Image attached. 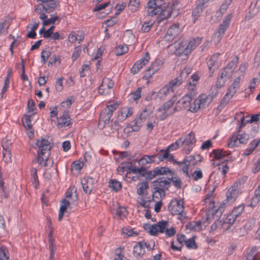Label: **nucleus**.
Returning a JSON list of instances; mask_svg holds the SVG:
<instances>
[{
    "instance_id": "nucleus-50",
    "label": "nucleus",
    "mask_w": 260,
    "mask_h": 260,
    "mask_svg": "<svg viewBox=\"0 0 260 260\" xmlns=\"http://www.w3.org/2000/svg\"><path fill=\"white\" fill-rule=\"evenodd\" d=\"M35 113H32L31 115L25 114L22 118V122L24 127L25 128L32 126L31 117Z\"/></svg>"
},
{
    "instance_id": "nucleus-58",
    "label": "nucleus",
    "mask_w": 260,
    "mask_h": 260,
    "mask_svg": "<svg viewBox=\"0 0 260 260\" xmlns=\"http://www.w3.org/2000/svg\"><path fill=\"white\" fill-rule=\"evenodd\" d=\"M27 112L35 113L34 111L36 110V104L32 99H29L27 105Z\"/></svg>"
},
{
    "instance_id": "nucleus-27",
    "label": "nucleus",
    "mask_w": 260,
    "mask_h": 260,
    "mask_svg": "<svg viewBox=\"0 0 260 260\" xmlns=\"http://www.w3.org/2000/svg\"><path fill=\"white\" fill-rule=\"evenodd\" d=\"M81 183L85 193H90L94 186L93 179L89 177H84L81 179Z\"/></svg>"
},
{
    "instance_id": "nucleus-45",
    "label": "nucleus",
    "mask_w": 260,
    "mask_h": 260,
    "mask_svg": "<svg viewBox=\"0 0 260 260\" xmlns=\"http://www.w3.org/2000/svg\"><path fill=\"white\" fill-rule=\"evenodd\" d=\"M184 159L190 165H196L199 162L201 161V156L200 154L191 155L186 157Z\"/></svg>"
},
{
    "instance_id": "nucleus-57",
    "label": "nucleus",
    "mask_w": 260,
    "mask_h": 260,
    "mask_svg": "<svg viewBox=\"0 0 260 260\" xmlns=\"http://www.w3.org/2000/svg\"><path fill=\"white\" fill-rule=\"evenodd\" d=\"M186 246L189 249H197V245L193 238H190L185 241Z\"/></svg>"
},
{
    "instance_id": "nucleus-23",
    "label": "nucleus",
    "mask_w": 260,
    "mask_h": 260,
    "mask_svg": "<svg viewBox=\"0 0 260 260\" xmlns=\"http://www.w3.org/2000/svg\"><path fill=\"white\" fill-rule=\"evenodd\" d=\"M239 57L236 56L230 62L223 70L220 75L221 79L226 80V78L229 77L233 71V68H235L238 63Z\"/></svg>"
},
{
    "instance_id": "nucleus-34",
    "label": "nucleus",
    "mask_w": 260,
    "mask_h": 260,
    "mask_svg": "<svg viewBox=\"0 0 260 260\" xmlns=\"http://www.w3.org/2000/svg\"><path fill=\"white\" fill-rule=\"evenodd\" d=\"M173 92H174L172 91V89H171V88L167 84L156 92V96L160 100H164Z\"/></svg>"
},
{
    "instance_id": "nucleus-37",
    "label": "nucleus",
    "mask_w": 260,
    "mask_h": 260,
    "mask_svg": "<svg viewBox=\"0 0 260 260\" xmlns=\"http://www.w3.org/2000/svg\"><path fill=\"white\" fill-rule=\"evenodd\" d=\"M150 112L147 111L146 109L143 110L139 117L137 118L135 121V125L138 127H140L142 125V123L149 116Z\"/></svg>"
},
{
    "instance_id": "nucleus-16",
    "label": "nucleus",
    "mask_w": 260,
    "mask_h": 260,
    "mask_svg": "<svg viewBox=\"0 0 260 260\" xmlns=\"http://www.w3.org/2000/svg\"><path fill=\"white\" fill-rule=\"evenodd\" d=\"M239 88L236 85L231 84L228 88L227 92L222 98L219 105L218 106V109H222L224 108L229 102L231 99L234 96Z\"/></svg>"
},
{
    "instance_id": "nucleus-33",
    "label": "nucleus",
    "mask_w": 260,
    "mask_h": 260,
    "mask_svg": "<svg viewBox=\"0 0 260 260\" xmlns=\"http://www.w3.org/2000/svg\"><path fill=\"white\" fill-rule=\"evenodd\" d=\"M133 114L132 108L129 107L121 108L118 112L117 118L121 121H124L128 117L131 116Z\"/></svg>"
},
{
    "instance_id": "nucleus-14",
    "label": "nucleus",
    "mask_w": 260,
    "mask_h": 260,
    "mask_svg": "<svg viewBox=\"0 0 260 260\" xmlns=\"http://www.w3.org/2000/svg\"><path fill=\"white\" fill-rule=\"evenodd\" d=\"M183 201L174 199L168 205V210L173 215H183L184 211Z\"/></svg>"
},
{
    "instance_id": "nucleus-15",
    "label": "nucleus",
    "mask_w": 260,
    "mask_h": 260,
    "mask_svg": "<svg viewBox=\"0 0 260 260\" xmlns=\"http://www.w3.org/2000/svg\"><path fill=\"white\" fill-rule=\"evenodd\" d=\"M192 92L187 93L180 99L174 107V111H178L183 109H189L191 105H192V103H191L192 99Z\"/></svg>"
},
{
    "instance_id": "nucleus-29",
    "label": "nucleus",
    "mask_w": 260,
    "mask_h": 260,
    "mask_svg": "<svg viewBox=\"0 0 260 260\" xmlns=\"http://www.w3.org/2000/svg\"><path fill=\"white\" fill-rule=\"evenodd\" d=\"M172 181V179L169 177H164L158 178L156 180L153 181L154 186L156 188H160L164 189H168L170 186V183Z\"/></svg>"
},
{
    "instance_id": "nucleus-3",
    "label": "nucleus",
    "mask_w": 260,
    "mask_h": 260,
    "mask_svg": "<svg viewBox=\"0 0 260 260\" xmlns=\"http://www.w3.org/2000/svg\"><path fill=\"white\" fill-rule=\"evenodd\" d=\"M119 174L122 175L125 172L124 180L131 183L139 180L141 177L144 176L143 168H138L133 165L129 161H123L120 163L117 169Z\"/></svg>"
},
{
    "instance_id": "nucleus-38",
    "label": "nucleus",
    "mask_w": 260,
    "mask_h": 260,
    "mask_svg": "<svg viewBox=\"0 0 260 260\" xmlns=\"http://www.w3.org/2000/svg\"><path fill=\"white\" fill-rule=\"evenodd\" d=\"M259 143L260 139L253 140L249 144L248 147L244 150L242 155L246 156L251 154L259 145Z\"/></svg>"
},
{
    "instance_id": "nucleus-17",
    "label": "nucleus",
    "mask_w": 260,
    "mask_h": 260,
    "mask_svg": "<svg viewBox=\"0 0 260 260\" xmlns=\"http://www.w3.org/2000/svg\"><path fill=\"white\" fill-rule=\"evenodd\" d=\"M72 119L67 112H64L61 116L57 117L56 126L59 129H68L72 127Z\"/></svg>"
},
{
    "instance_id": "nucleus-30",
    "label": "nucleus",
    "mask_w": 260,
    "mask_h": 260,
    "mask_svg": "<svg viewBox=\"0 0 260 260\" xmlns=\"http://www.w3.org/2000/svg\"><path fill=\"white\" fill-rule=\"evenodd\" d=\"M174 163L179 166V171L181 172L186 178H190L191 176L188 171V166L190 165L184 158L181 161L175 160Z\"/></svg>"
},
{
    "instance_id": "nucleus-20",
    "label": "nucleus",
    "mask_w": 260,
    "mask_h": 260,
    "mask_svg": "<svg viewBox=\"0 0 260 260\" xmlns=\"http://www.w3.org/2000/svg\"><path fill=\"white\" fill-rule=\"evenodd\" d=\"M181 28L178 23H174L168 30L167 34L165 36L164 39L167 42H171L181 32Z\"/></svg>"
},
{
    "instance_id": "nucleus-51",
    "label": "nucleus",
    "mask_w": 260,
    "mask_h": 260,
    "mask_svg": "<svg viewBox=\"0 0 260 260\" xmlns=\"http://www.w3.org/2000/svg\"><path fill=\"white\" fill-rule=\"evenodd\" d=\"M244 208V204H241L235 207L232 211L231 213L237 218L243 212Z\"/></svg>"
},
{
    "instance_id": "nucleus-64",
    "label": "nucleus",
    "mask_w": 260,
    "mask_h": 260,
    "mask_svg": "<svg viewBox=\"0 0 260 260\" xmlns=\"http://www.w3.org/2000/svg\"><path fill=\"white\" fill-rule=\"evenodd\" d=\"M232 2V0H225L220 7L219 11L220 12L222 13H225Z\"/></svg>"
},
{
    "instance_id": "nucleus-10",
    "label": "nucleus",
    "mask_w": 260,
    "mask_h": 260,
    "mask_svg": "<svg viewBox=\"0 0 260 260\" xmlns=\"http://www.w3.org/2000/svg\"><path fill=\"white\" fill-rule=\"evenodd\" d=\"M212 98L209 95L202 94L200 95L197 99L194 100L188 110L192 113H196L202 108L208 105L211 102Z\"/></svg>"
},
{
    "instance_id": "nucleus-52",
    "label": "nucleus",
    "mask_w": 260,
    "mask_h": 260,
    "mask_svg": "<svg viewBox=\"0 0 260 260\" xmlns=\"http://www.w3.org/2000/svg\"><path fill=\"white\" fill-rule=\"evenodd\" d=\"M123 234L126 235L127 237H135L138 235V232L136 231H134L130 226H125L122 229Z\"/></svg>"
},
{
    "instance_id": "nucleus-7",
    "label": "nucleus",
    "mask_w": 260,
    "mask_h": 260,
    "mask_svg": "<svg viewBox=\"0 0 260 260\" xmlns=\"http://www.w3.org/2000/svg\"><path fill=\"white\" fill-rule=\"evenodd\" d=\"M249 139V134L242 131H236L227 141V146L233 148L240 144H246Z\"/></svg>"
},
{
    "instance_id": "nucleus-24",
    "label": "nucleus",
    "mask_w": 260,
    "mask_h": 260,
    "mask_svg": "<svg viewBox=\"0 0 260 260\" xmlns=\"http://www.w3.org/2000/svg\"><path fill=\"white\" fill-rule=\"evenodd\" d=\"M233 18L232 14H229L224 17L222 23L219 25L218 28L217 29L218 33L221 35H224L225 31L229 28L231 20Z\"/></svg>"
},
{
    "instance_id": "nucleus-25",
    "label": "nucleus",
    "mask_w": 260,
    "mask_h": 260,
    "mask_svg": "<svg viewBox=\"0 0 260 260\" xmlns=\"http://www.w3.org/2000/svg\"><path fill=\"white\" fill-rule=\"evenodd\" d=\"M156 156L157 155H145L138 160V165L140 166L139 168H143V173H145L146 171L145 166L155 162Z\"/></svg>"
},
{
    "instance_id": "nucleus-60",
    "label": "nucleus",
    "mask_w": 260,
    "mask_h": 260,
    "mask_svg": "<svg viewBox=\"0 0 260 260\" xmlns=\"http://www.w3.org/2000/svg\"><path fill=\"white\" fill-rule=\"evenodd\" d=\"M180 146H181V141L180 140V138L177 140L174 143L170 145L168 149L169 151H174L177 150Z\"/></svg>"
},
{
    "instance_id": "nucleus-19",
    "label": "nucleus",
    "mask_w": 260,
    "mask_h": 260,
    "mask_svg": "<svg viewBox=\"0 0 260 260\" xmlns=\"http://www.w3.org/2000/svg\"><path fill=\"white\" fill-rule=\"evenodd\" d=\"M150 59V54L146 52L142 57L137 60L131 68V72L133 74L138 73L146 64L148 63Z\"/></svg>"
},
{
    "instance_id": "nucleus-43",
    "label": "nucleus",
    "mask_w": 260,
    "mask_h": 260,
    "mask_svg": "<svg viewBox=\"0 0 260 260\" xmlns=\"http://www.w3.org/2000/svg\"><path fill=\"white\" fill-rule=\"evenodd\" d=\"M109 188L115 192L120 191L122 188V184L120 182L116 179H111L108 182Z\"/></svg>"
},
{
    "instance_id": "nucleus-63",
    "label": "nucleus",
    "mask_w": 260,
    "mask_h": 260,
    "mask_svg": "<svg viewBox=\"0 0 260 260\" xmlns=\"http://www.w3.org/2000/svg\"><path fill=\"white\" fill-rule=\"evenodd\" d=\"M63 78H57L55 82V89L57 91L60 92L63 90Z\"/></svg>"
},
{
    "instance_id": "nucleus-28",
    "label": "nucleus",
    "mask_w": 260,
    "mask_h": 260,
    "mask_svg": "<svg viewBox=\"0 0 260 260\" xmlns=\"http://www.w3.org/2000/svg\"><path fill=\"white\" fill-rule=\"evenodd\" d=\"M84 39V33L83 31H72L69 35L68 40L71 43L78 42L81 43Z\"/></svg>"
},
{
    "instance_id": "nucleus-53",
    "label": "nucleus",
    "mask_w": 260,
    "mask_h": 260,
    "mask_svg": "<svg viewBox=\"0 0 260 260\" xmlns=\"http://www.w3.org/2000/svg\"><path fill=\"white\" fill-rule=\"evenodd\" d=\"M148 188V183L147 182H142L139 183L137 186V193L139 195H143L145 191Z\"/></svg>"
},
{
    "instance_id": "nucleus-47",
    "label": "nucleus",
    "mask_w": 260,
    "mask_h": 260,
    "mask_svg": "<svg viewBox=\"0 0 260 260\" xmlns=\"http://www.w3.org/2000/svg\"><path fill=\"white\" fill-rule=\"evenodd\" d=\"M128 51V47L126 44L118 45L115 50V53L117 56L122 55Z\"/></svg>"
},
{
    "instance_id": "nucleus-13",
    "label": "nucleus",
    "mask_w": 260,
    "mask_h": 260,
    "mask_svg": "<svg viewBox=\"0 0 260 260\" xmlns=\"http://www.w3.org/2000/svg\"><path fill=\"white\" fill-rule=\"evenodd\" d=\"M161 3L160 0H149L145 8L147 15L153 16L161 14L163 10L161 7Z\"/></svg>"
},
{
    "instance_id": "nucleus-61",
    "label": "nucleus",
    "mask_w": 260,
    "mask_h": 260,
    "mask_svg": "<svg viewBox=\"0 0 260 260\" xmlns=\"http://www.w3.org/2000/svg\"><path fill=\"white\" fill-rule=\"evenodd\" d=\"M10 257V253L8 248L4 246H2L0 247V258Z\"/></svg>"
},
{
    "instance_id": "nucleus-59",
    "label": "nucleus",
    "mask_w": 260,
    "mask_h": 260,
    "mask_svg": "<svg viewBox=\"0 0 260 260\" xmlns=\"http://www.w3.org/2000/svg\"><path fill=\"white\" fill-rule=\"evenodd\" d=\"M154 22L152 21H149L144 22L141 27L142 30L144 32H148L153 26Z\"/></svg>"
},
{
    "instance_id": "nucleus-5",
    "label": "nucleus",
    "mask_w": 260,
    "mask_h": 260,
    "mask_svg": "<svg viewBox=\"0 0 260 260\" xmlns=\"http://www.w3.org/2000/svg\"><path fill=\"white\" fill-rule=\"evenodd\" d=\"M210 156L214 160L223 161V164L219 166L218 169L222 175H225L229 170V167L226 162L233 160L231 151L223 149H215L210 153Z\"/></svg>"
},
{
    "instance_id": "nucleus-39",
    "label": "nucleus",
    "mask_w": 260,
    "mask_h": 260,
    "mask_svg": "<svg viewBox=\"0 0 260 260\" xmlns=\"http://www.w3.org/2000/svg\"><path fill=\"white\" fill-rule=\"evenodd\" d=\"M236 219V218L230 213L227 215L226 218L224 219L223 222L222 223L221 226L223 229L228 230L234 223Z\"/></svg>"
},
{
    "instance_id": "nucleus-26",
    "label": "nucleus",
    "mask_w": 260,
    "mask_h": 260,
    "mask_svg": "<svg viewBox=\"0 0 260 260\" xmlns=\"http://www.w3.org/2000/svg\"><path fill=\"white\" fill-rule=\"evenodd\" d=\"M111 212L114 217L120 219L125 218L128 214V211L126 208L123 206H120L116 208H111Z\"/></svg>"
},
{
    "instance_id": "nucleus-55",
    "label": "nucleus",
    "mask_w": 260,
    "mask_h": 260,
    "mask_svg": "<svg viewBox=\"0 0 260 260\" xmlns=\"http://www.w3.org/2000/svg\"><path fill=\"white\" fill-rule=\"evenodd\" d=\"M223 36V35L218 33V31H216L212 36L211 42L214 44L217 45L221 42Z\"/></svg>"
},
{
    "instance_id": "nucleus-32",
    "label": "nucleus",
    "mask_w": 260,
    "mask_h": 260,
    "mask_svg": "<svg viewBox=\"0 0 260 260\" xmlns=\"http://www.w3.org/2000/svg\"><path fill=\"white\" fill-rule=\"evenodd\" d=\"M42 7L47 12H52L59 7V3L55 0H42Z\"/></svg>"
},
{
    "instance_id": "nucleus-4",
    "label": "nucleus",
    "mask_w": 260,
    "mask_h": 260,
    "mask_svg": "<svg viewBox=\"0 0 260 260\" xmlns=\"http://www.w3.org/2000/svg\"><path fill=\"white\" fill-rule=\"evenodd\" d=\"M144 229L152 236H157L159 234H165L166 237H171L176 233L175 228L169 226L168 220H161L153 224H145Z\"/></svg>"
},
{
    "instance_id": "nucleus-54",
    "label": "nucleus",
    "mask_w": 260,
    "mask_h": 260,
    "mask_svg": "<svg viewBox=\"0 0 260 260\" xmlns=\"http://www.w3.org/2000/svg\"><path fill=\"white\" fill-rule=\"evenodd\" d=\"M9 27V25L8 24L6 20L0 22V36L7 34Z\"/></svg>"
},
{
    "instance_id": "nucleus-2",
    "label": "nucleus",
    "mask_w": 260,
    "mask_h": 260,
    "mask_svg": "<svg viewBox=\"0 0 260 260\" xmlns=\"http://www.w3.org/2000/svg\"><path fill=\"white\" fill-rule=\"evenodd\" d=\"M36 150V161L41 167H47L49 161V156L51 149V143L45 138L38 139L32 145Z\"/></svg>"
},
{
    "instance_id": "nucleus-31",
    "label": "nucleus",
    "mask_w": 260,
    "mask_h": 260,
    "mask_svg": "<svg viewBox=\"0 0 260 260\" xmlns=\"http://www.w3.org/2000/svg\"><path fill=\"white\" fill-rule=\"evenodd\" d=\"M145 242L142 241L139 242L133 248V254L136 257H142L145 253Z\"/></svg>"
},
{
    "instance_id": "nucleus-41",
    "label": "nucleus",
    "mask_w": 260,
    "mask_h": 260,
    "mask_svg": "<svg viewBox=\"0 0 260 260\" xmlns=\"http://www.w3.org/2000/svg\"><path fill=\"white\" fill-rule=\"evenodd\" d=\"M163 64L164 62L162 60L159 59H156L151 63L148 68L155 74L162 67Z\"/></svg>"
},
{
    "instance_id": "nucleus-6",
    "label": "nucleus",
    "mask_w": 260,
    "mask_h": 260,
    "mask_svg": "<svg viewBox=\"0 0 260 260\" xmlns=\"http://www.w3.org/2000/svg\"><path fill=\"white\" fill-rule=\"evenodd\" d=\"M118 104L117 102H109L107 106L101 112L100 116L99 125L103 128L109 123L113 112L118 108Z\"/></svg>"
},
{
    "instance_id": "nucleus-12",
    "label": "nucleus",
    "mask_w": 260,
    "mask_h": 260,
    "mask_svg": "<svg viewBox=\"0 0 260 260\" xmlns=\"http://www.w3.org/2000/svg\"><path fill=\"white\" fill-rule=\"evenodd\" d=\"M205 209V217H203L201 220L190 222L187 225V228L193 231H199L204 229L210 223V220L213 218L214 216L208 218L207 216L208 209L204 206Z\"/></svg>"
},
{
    "instance_id": "nucleus-1",
    "label": "nucleus",
    "mask_w": 260,
    "mask_h": 260,
    "mask_svg": "<svg viewBox=\"0 0 260 260\" xmlns=\"http://www.w3.org/2000/svg\"><path fill=\"white\" fill-rule=\"evenodd\" d=\"M246 180V177H243L236 180L232 185L227 188L225 192V199L218 207L215 205L214 193L215 188H213L208 192L205 196L203 205L208 209L207 216L208 218L215 216L217 213L221 215L228 206L233 204L242 193L241 189Z\"/></svg>"
},
{
    "instance_id": "nucleus-21",
    "label": "nucleus",
    "mask_w": 260,
    "mask_h": 260,
    "mask_svg": "<svg viewBox=\"0 0 260 260\" xmlns=\"http://www.w3.org/2000/svg\"><path fill=\"white\" fill-rule=\"evenodd\" d=\"M220 53L213 54L208 60L207 64L209 71V76L211 77L215 70L219 67V57Z\"/></svg>"
},
{
    "instance_id": "nucleus-40",
    "label": "nucleus",
    "mask_w": 260,
    "mask_h": 260,
    "mask_svg": "<svg viewBox=\"0 0 260 260\" xmlns=\"http://www.w3.org/2000/svg\"><path fill=\"white\" fill-rule=\"evenodd\" d=\"M70 205V201L67 199H63L60 203V207L58 213V220L61 221L64 215V212Z\"/></svg>"
},
{
    "instance_id": "nucleus-44",
    "label": "nucleus",
    "mask_w": 260,
    "mask_h": 260,
    "mask_svg": "<svg viewBox=\"0 0 260 260\" xmlns=\"http://www.w3.org/2000/svg\"><path fill=\"white\" fill-rule=\"evenodd\" d=\"M182 77L181 76H179L174 79L171 80L167 84L171 89H172V91L174 92L175 89L178 88L182 83Z\"/></svg>"
},
{
    "instance_id": "nucleus-9",
    "label": "nucleus",
    "mask_w": 260,
    "mask_h": 260,
    "mask_svg": "<svg viewBox=\"0 0 260 260\" xmlns=\"http://www.w3.org/2000/svg\"><path fill=\"white\" fill-rule=\"evenodd\" d=\"M202 41V38L201 37L193 38L188 43L186 46L183 45V42L179 43L178 53L179 54H184L186 56V58H187L191 52L201 43Z\"/></svg>"
},
{
    "instance_id": "nucleus-42",
    "label": "nucleus",
    "mask_w": 260,
    "mask_h": 260,
    "mask_svg": "<svg viewBox=\"0 0 260 260\" xmlns=\"http://www.w3.org/2000/svg\"><path fill=\"white\" fill-rule=\"evenodd\" d=\"M171 170L168 167L156 168L150 172L153 177L159 175H167L171 173Z\"/></svg>"
},
{
    "instance_id": "nucleus-18",
    "label": "nucleus",
    "mask_w": 260,
    "mask_h": 260,
    "mask_svg": "<svg viewBox=\"0 0 260 260\" xmlns=\"http://www.w3.org/2000/svg\"><path fill=\"white\" fill-rule=\"evenodd\" d=\"M114 82L109 78L103 79L101 84L99 87L98 92L101 95H107L109 94L113 88Z\"/></svg>"
},
{
    "instance_id": "nucleus-22",
    "label": "nucleus",
    "mask_w": 260,
    "mask_h": 260,
    "mask_svg": "<svg viewBox=\"0 0 260 260\" xmlns=\"http://www.w3.org/2000/svg\"><path fill=\"white\" fill-rule=\"evenodd\" d=\"M208 0H198L196 7L192 11L193 23H196L198 18L201 15L203 10L206 7L205 4L207 3Z\"/></svg>"
},
{
    "instance_id": "nucleus-36",
    "label": "nucleus",
    "mask_w": 260,
    "mask_h": 260,
    "mask_svg": "<svg viewBox=\"0 0 260 260\" xmlns=\"http://www.w3.org/2000/svg\"><path fill=\"white\" fill-rule=\"evenodd\" d=\"M160 152V154H156L159 161H162L166 159L170 161H174V156L169 153V150L168 149L165 150H161Z\"/></svg>"
},
{
    "instance_id": "nucleus-62",
    "label": "nucleus",
    "mask_w": 260,
    "mask_h": 260,
    "mask_svg": "<svg viewBox=\"0 0 260 260\" xmlns=\"http://www.w3.org/2000/svg\"><path fill=\"white\" fill-rule=\"evenodd\" d=\"M81 53V48L79 46H76L74 49L72 54V59L73 61H75L80 55Z\"/></svg>"
},
{
    "instance_id": "nucleus-11",
    "label": "nucleus",
    "mask_w": 260,
    "mask_h": 260,
    "mask_svg": "<svg viewBox=\"0 0 260 260\" xmlns=\"http://www.w3.org/2000/svg\"><path fill=\"white\" fill-rule=\"evenodd\" d=\"M182 151L186 154H189L194 147L197 139L195 134L190 132L184 138H180Z\"/></svg>"
},
{
    "instance_id": "nucleus-48",
    "label": "nucleus",
    "mask_w": 260,
    "mask_h": 260,
    "mask_svg": "<svg viewBox=\"0 0 260 260\" xmlns=\"http://www.w3.org/2000/svg\"><path fill=\"white\" fill-rule=\"evenodd\" d=\"M127 258L124 256L123 248L119 247L115 249L113 260H127Z\"/></svg>"
},
{
    "instance_id": "nucleus-49",
    "label": "nucleus",
    "mask_w": 260,
    "mask_h": 260,
    "mask_svg": "<svg viewBox=\"0 0 260 260\" xmlns=\"http://www.w3.org/2000/svg\"><path fill=\"white\" fill-rule=\"evenodd\" d=\"M140 5V0H129L128 8L132 12H135L139 10Z\"/></svg>"
},
{
    "instance_id": "nucleus-35",
    "label": "nucleus",
    "mask_w": 260,
    "mask_h": 260,
    "mask_svg": "<svg viewBox=\"0 0 260 260\" xmlns=\"http://www.w3.org/2000/svg\"><path fill=\"white\" fill-rule=\"evenodd\" d=\"M40 18L43 21V24L44 26H48L50 24H55L56 21L59 20L58 16H52L50 18H48L47 16L44 13L40 15Z\"/></svg>"
},
{
    "instance_id": "nucleus-8",
    "label": "nucleus",
    "mask_w": 260,
    "mask_h": 260,
    "mask_svg": "<svg viewBox=\"0 0 260 260\" xmlns=\"http://www.w3.org/2000/svg\"><path fill=\"white\" fill-rule=\"evenodd\" d=\"M176 96L174 95L168 101L162 104L157 110L158 116L161 120L165 119L167 117L172 115L176 111H174V107L172 109L176 101Z\"/></svg>"
},
{
    "instance_id": "nucleus-46",
    "label": "nucleus",
    "mask_w": 260,
    "mask_h": 260,
    "mask_svg": "<svg viewBox=\"0 0 260 260\" xmlns=\"http://www.w3.org/2000/svg\"><path fill=\"white\" fill-rule=\"evenodd\" d=\"M84 163L83 161L78 160L74 161L71 165V170L76 173H79L83 168Z\"/></svg>"
},
{
    "instance_id": "nucleus-56",
    "label": "nucleus",
    "mask_w": 260,
    "mask_h": 260,
    "mask_svg": "<svg viewBox=\"0 0 260 260\" xmlns=\"http://www.w3.org/2000/svg\"><path fill=\"white\" fill-rule=\"evenodd\" d=\"M193 180L198 181L203 178V174L202 170L200 168H197L193 172L191 175Z\"/></svg>"
}]
</instances>
